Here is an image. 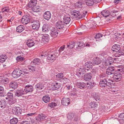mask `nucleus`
<instances>
[{
  "instance_id": "nucleus-1",
  "label": "nucleus",
  "mask_w": 124,
  "mask_h": 124,
  "mask_svg": "<svg viewBox=\"0 0 124 124\" xmlns=\"http://www.w3.org/2000/svg\"><path fill=\"white\" fill-rule=\"evenodd\" d=\"M113 82L111 80L105 78H102L101 79L99 82L100 86L103 88H111L114 84L111 82Z\"/></svg>"
},
{
  "instance_id": "nucleus-2",
  "label": "nucleus",
  "mask_w": 124,
  "mask_h": 124,
  "mask_svg": "<svg viewBox=\"0 0 124 124\" xmlns=\"http://www.w3.org/2000/svg\"><path fill=\"white\" fill-rule=\"evenodd\" d=\"M70 13L74 17L78 19H81L85 17L87 12L83 11L80 14L79 11L74 10L71 11Z\"/></svg>"
},
{
  "instance_id": "nucleus-3",
  "label": "nucleus",
  "mask_w": 124,
  "mask_h": 124,
  "mask_svg": "<svg viewBox=\"0 0 124 124\" xmlns=\"http://www.w3.org/2000/svg\"><path fill=\"white\" fill-rule=\"evenodd\" d=\"M120 46L119 45L116 44L112 47V50L113 51L116 52L117 54L118 55H116V57H119L124 54V50L121 49Z\"/></svg>"
},
{
  "instance_id": "nucleus-4",
  "label": "nucleus",
  "mask_w": 124,
  "mask_h": 124,
  "mask_svg": "<svg viewBox=\"0 0 124 124\" xmlns=\"http://www.w3.org/2000/svg\"><path fill=\"white\" fill-rule=\"evenodd\" d=\"M28 72L21 70L19 68H16L14 70L12 75L14 78H18L22 74L24 75L27 74Z\"/></svg>"
},
{
  "instance_id": "nucleus-5",
  "label": "nucleus",
  "mask_w": 124,
  "mask_h": 124,
  "mask_svg": "<svg viewBox=\"0 0 124 124\" xmlns=\"http://www.w3.org/2000/svg\"><path fill=\"white\" fill-rule=\"evenodd\" d=\"M59 55L57 50L49 52L47 58V60L49 61H54Z\"/></svg>"
},
{
  "instance_id": "nucleus-6",
  "label": "nucleus",
  "mask_w": 124,
  "mask_h": 124,
  "mask_svg": "<svg viewBox=\"0 0 124 124\" xmlns=\"http://www.w3.org/2000/svg\"><path fill=\"white\" fill-rule=\"evenodd\" d=\"M31 17L29 15H24L23 16L21 20L22 23L24 24H26L29 22H32V21L30 19Z\"/></svg>"
},
{
  "instance_id": "nucleus-7",
  "label": "nucleus",
  "mask_w": 124,
  "mask_h": 124,
  "mask_svg": "<svg viewBox=\"0 0 124 124\" xmlns=\"http://www.w3.org/2000/svg\"><path fill=\"white\" fill-rule=\"evenodd\" d=\"M12 111L14 114L16 115H20L21 114L22 112L21 108L19 107L16 106L13 108Z\"/></svg>"
},
{
  "instance_id": "nucleus-8",
  "label": "nucleus",
  "mask_w": 124,
  "mask_h": 124,
  "mask_svg": "<svg viewBox=\"0 0 124 124\" xmlns=\"http://www.w3.org/2000/svg\"><path fill=\"white\" fill-rule=\"evenodd\" d=\"M55 25L56 28L60 30L63 29L65 26L63 22L61 20L58 21L56 23Z\"/></svg>"
},
{
  "instance_id": "nucleus-9",
  "label": "nucleus",
  "mask_w": 124,
  "mask_h": 124,
  "mask_svg": "<svg viewBox=\"0 0 124 124\" xmlns=\"http://www.w3.org/2000/svg\"><path fill=\"white\" fill-rule=\"evenodd\" d=\"M116 72L115 67L112 66L109 67L106 70V73L108 75L114 74Z\"/></svg>"
},
{
  "instance_id": "nucleus-10",
  "label": "nucleus",
  "mask_w": 124,
  "mask_h": 124,
  "mask_svg": "<svg viewBox=\"0 0 124 124\" xmlns=\"http://www.w3.org/2000/svg\"><path fill=\"white\" fill-rule=\"evenodd\" d=\"M101 60L99 57H96L92 59V63L93 66L98 65L101 62Z\"/></svg>"
},
{
  "instance_id": "nucleus-11",
  "label": "nucleus",
  "mask_w": 124,
  "mask_h": 124,
  "mask_svg": "<svg viewBox=\"0 0 124 124\" xmlns=\"http://www.w3.org/2000/svg\"><path fill=\"white\" fill-rule=\"evenodd\" d=\"M18 84L16 81H12L9 84V87L10 88L13 89V90L10 91H13L16 89L17 87Z\"/></svg>"
},
{
  "instance_id": "nucleus-12",
  "label": "nucleus",
  "mask_w": 124,
  "mask_h": 124,
  "mask_svg": "<svg viewBox=\"0 0 124 124\" xmlns=\"http://www.w3.org/2000/svg\"><path fill=\"white\" fill-rule=\"evenodd\" d=\"M24 90V92L26 93L32 92L33 90V87L31 85H27L25 86Z\"/></svg>"
},
{
  "instance_id": "nucleus-13",
  "label": "nucleus",
  "mask_w": 124,
  "mask_h": 124,
  "mask_svg": "<svg viewBox=\"0 0 124 124\" xmlns=\"http://www.w3.org/2000/svg\"><path fill=\"white\" fill-rule=\"evenodd\" d=\"M85 68L83 67L78 68V71L76 72V75L78 77H80L81 76L84 74L85 72Z\"/></svg>"
},
{
  "instance_id": "nucleus-14",
  "label": "nucleus",
  "mask_w": 124,
  "mask_h": 124,
  "mask_svg": "<svg viewBox=\"0 0 124 124\" xmlns=\"http://www.w3.org/2000/svg\"><path fill=\"white\" fill-rule=\"evenodd\" d=\"M71 20V18L69 15H66L64 16L62 22L64 24H69Z\"/></svg>"
},
{
  "instance_id": "nucleus-15",
  "label": "nucleus",
  "mask_w": 124,
  "mask_h": 124,
  "mask_svg": "<svg viewBox=\"0 0 124 124\" xmlns=\"http://www.w3.org/2000/svg\"><path fill=\"white\" fill-rule=\"evenodd\" d=\"M32 22L34 23L32 25V29L36 30H38L40 27L39 22L38 21L34 20L32 21Z\"/></svg>"
},
{
  "instance_id": "nucleus-16",
  "label": "nucleus",
  "mask_w": 124,
  "mask_h": 124,
  "mask_svg": "<svg viewBox=\"0 0 124 124\" xmlns=\"http://www.w3.org/2000/svg\"><path fill=\"white\" fill-rule=\"evenodd\" d=\"M70 99L68 98H62L61 103L64 106H67L70 103Z\"/></svg>"
},
{
  "instance_id": "nucleus-17",
  "label": "nucleus",
  "mask_w": 124,
  "mask_h": 124,
  "mask_svg": "<svg viewBox=\"0 0 124 124\" xmlns=\"http://www.w3.org/2000/svg\"><path fill=\"white\" fill-rule=\"evenodd\" d=\"M58 31L57 29L53 28L50 31V35L52 37H56L58 35Z\"/></svg>"
},
{
  "instance_id": "nucleus-18",
  "label": "nucleus",
  "mask_w": 124,
  "mask_h": 124,
  "mask_svg": "<svg viewBox=\"0 0 124 124\" xmlns=\"http://www.w3.org/2000/svg\"><path fill=\"white\" fill-rule=\"evenodd\" d=\"M15 97H19L22 96L25 94V92L23 90H18L16 91L15 92Z\"/></svg>"
},
{
  "instance_id": "nucleus-19",
  "label": "nucleus",
  "mask_w": 124,
  "mask_h": 124,
  "mask_svg": "<svg viewBox=\"0 0 124 124\" xmlns=\"http://www.w3.org/2000/svg\"><path fill=\"white\" fill-rule=\"evenodd\" d=\"M34 41L32 39H29L27 40L26 44L29 47H31L34 46L35 44Z\"/></svg>"
},
{
  "instance_id": "nucleus-20",
  "label": "nucleus",
  "mask_w": 124,
  "mask_h": 124,
  "mask_svg": "<svg viewBox=\"0 0 124 124\" xmlns=\"http://www.w3.org/2000/svg\"><path fill=\"white\" fill-rule=\"evenodd\" d=\"M93 66V64L92 62L90 61H88L86 62L85 64V68L87 70H89L90 69L92 68Z\"/></svg>"
},
{
  "instance_id": "nucleus-21",
  "label": "nucleus",
  "mask_w": 124,
  "mask_h": 124,
  "mask_svg": "<svg viewBox=\"0 0 124 124\" xmlns=\"http://www.w3.org/2000/svg\"><path fill=\"white\" fill-rule=\"evenodd\" d=\"M83 79L86 81H88L92 78V75L90 73H88L85 74L83 77Z\"/></svg>"
},
{
  "instance_id": "nucleus-22",
  "label": "nucleus",
  "mask_w": 124,
  "mask_h": 124,
  "mask_svg": "<svg viewBox=\"0 0 124 124\" xmlns=\"http://www.w3.org/2000/svg\"><path fill=\"white\" fill-rule=\"evenodd\" d=\"M51 16V13L49 11H47L45 12L43 15L44 18L47 20H49Z\"/></svg>"
},
{
  "instance_id": "nucleus-23",
  "label": "nucleus",
  "mask_w": 124,
  "mask_h": 124,
  "mask_svg": "<svg viewBox=\"0 0 124 124\" xmlns=\"http://www.w3.org/2000/svg\"><path fill=\"white\" fill-rule=\"evenodd\" d=\"M88 89H92L95 85V83L93 81H90L86 83Z\"/></svg>"
},
{
  "instance_id": "nucleus-24",
  "label": "nucleus",
  "mask_w": 124,
  "mask_h": 124,
  "mask_svg": "<svg viewBox=\"0 0 124 124\" xmlns=\"http://www.w3.org/2000/svg\"><path fill=\"white\" fill-rule=\"evenodd\" d=\"M76 85L78 88L81 89H83L84 88L86 85L85 83L83 82H78L76 84Z\"/></svg>"
},
{
  "instance_id": "nucleus-25",
  "label": "nucleus",
  "mask_w": 124,
  "mask_h": 124,
  "mask_svg": "<svg viewBox=\"0 0 124 124\" xmlns=\"http://www.w3.org/2000/svg\"><path fill=\"white\" fill-rule=\"evenodd\" d=\"M37 2V0H31L29 2L28 4V6L30 8H32L35 6Z\"/></svg>"
},
{
  "instance_id": "nucleus-26",
  "label": "nucleus",
  "mask_w": 124,
  "mask_h": 124,
  "mask_svg": "<svg viewBox=\"0 0 124 124\" xmlns=\"http://www.w3.org/2000/svg\"><path fill=\"white\" fill-rule=\"evenodd\" d=\"M49 38L47 35H45L42 37V41L45 43H47L49 40Z\"/></svg>"
},
{
  "instance_id": "nucleus-27",
  "label": "nucleus",
  "mask_w": 124,
  "mask_h": 124,
  "mask_svg": "<svg viewBox=\"0 0 124 124\" xmlns=\"http://www.w3.org/2000/svg\"><path fill=\"white\" fill-rule=\"evenodd\" d=\"M60 86V84L59 83H55L52 85V88L53 90H58Z\"/></svg>"
},
{
  "instance_id": "nucleus-28",
  "label": "nucleus",
  "mask_w": 124,
  "mask_h": 124,
  "mask_svg": "<svg viewBox=\"0 0 124 124\" xmlns=\"http://www.w3.org/2000/svg\"><path fill=\"white\" fill-rule=\"evenodd\" d=\"M40 63V60L39 58H36L33 60L31 62V64L32 65H39Z\"/></svg>"
},
{
  "instance_id": "nucleus-29",
  "label": "nucleus",
  "mask_w": 124,
  "mask_h": 124,
  "mask_svg": "<svg viewBox=\"0 0 124 124\" xmlns=\"http://www.w3.org/2000/svg\"><path fill=\"white\" fill-rule=\"evenodd\" d=\"M110 14V12L107 10H103L101 12V14L105 17L108 16Z\"/></svg>"
},
{
  "instance_id": "nucleus-30",
  "label": "nucleus",
  "mask_w": 124,
  "mask_h": 124,
  "mask_svg": "<svg viewBox=\"0 0 124 124\" xmlns=\"http://www.w3.org/2000/svg\"><path fill=\"white\" fill-rule=\"evenodd\" d=\"M49 27L47 24H44L42 27V30L43 31L46 32L49 31Z\"/></svg>"
},
{
  "instance_id": "nucleus-31",
  "label": "nucleus",
  "mask_w": 124,
  "mask_h": 124,
  "mask_svg": "<svg viewBox=\"0 0 124 124\" xmlns=\"http://www.w3.org/2000/svg\"><path fill=\"white\" fill-rule=\"evenodd\" d=\"M24 26L23 25H20L17 27L16 31L17 32H21L24 30Z\"/></svg>"
},
{
  "instance_id": "nucleus-32",
  "label": "nucleus",
  "mask_w": 124,
  "mask_h": 124,
  "mask_svg": "<svg viewBox=\"0 0 124 124\" xmlns=\"http://www.w3.org/2000/svg\"><path fill=\"white\" fill-rule=\"evenodd\" d=\"M116 71L120 72V73L123 74L124 73V65H119L118 66Z\"/></svg>"
},
{
  "instance_id": "nucleus-33",
  "label": "nucleus",
  "mask_w": 124,
  "mask_h": 124,
  "mask_svg": "<svg viewBox=\"0 0 124 124\" xmlns=\"http://www.w3.org/2000/svg\"><path fill=\"white\" fill-rule=\"evenodd\" d=\"M6 105V102L5 99H2L0 100V108H5Z\"/></svg>"
},
{
  "instance_id": "nucleus-34",
  "label": "nucleus",
  "mask_w": 124,
  "mask_h": 124,
  "mask_svg": "<svg viewBox=\"0 0 124 124\" xmlns=\"http://www.w3.org/2000/svg\"><path fill=\"white\" fill-rule=\"evenodd\" d=\"M42 99L44 102L46 103L49 102L50 98L48 95H46L43 97Z\"/></svg>"
},
{
  "instance_id": "nucleus-35",
  "label": "nucleus",
  "mask_w": 124,
  "mask_h": 124,
  "mask_svg": "<svg viewBox=\"0 0 124 124\" xmlns=\"http://www.w3.org/2000/svg\"><path fill=\"white\" fill-rule=\"evenodd\" d=\"M44 87V86L40 83H38L35 85V88L37 90H42Z\"/></svg>"
},
{
  "instance_id": "nucleus-36",
  "label": "nucleus",
  "mask_w": 124,
  "mask_h": 124,
  "mask_svg": "<svg viewBox=\"0 0 124 124\" xmlns=\"http://www.w3.org/2000/svg\"><path fill=\"white\" fill-rule=\"evenodd\" d=\"M89 107L92 108H95L98 106V102L93 101L90 103Z\"/></svg>"
},
{
  "instance_id": "nucleus-37",
  "label": "nucleus",
  "mask_w": 124,
  "mask_h": 124,
  "mask_svg": "<svg viewBox=\"0 0 124 124\" xmlns=\"http://www.w3.org/2000/svg\"><path fill=\"white\" fill-rule=\"evenodd\" d=\"M18 122V119L14 117L10 120V124H17Z\"/></svg>"
},
{
  "instance_id": "nucleus-38",
  "label": "nucleus",
  "mask_w": 124,
  "mask_h": 124,
  "mask_svg": "<svg viewBox=\"0 0 124 124\" xmlns=\"http://www.w3.org/2000/svg\"><path fill=\"white\" fill-rule=\"evenodd\" d=\"M38 117L40 120H46L48 118L46 115L42 113L39 114Z\"/></svg>"
},
{
  "instance_id": "nucleus-39",
  "label": "nucleus",
  "mask_w": 124,
  "mask_h": 124,
  "mask_svg": "<svg viewBox=\"0 0 124 124\" xmlns=\"http://www.w3.org/2000/svg\"><path fill=\"white\" fill-rule=\"evenodd\" d=\"M87 5L90 6L93 5L94 3V0H86V1H85Z\"/></svg>"
},
{
  "instance_id": "nucleus-40",
  "label": "nucleus",
  "mask_w": 124,
  "mask_h": 124,
  "mask_svg": "<svg viewBox=\"0 0 124 124\" xmlns=\"http://www.w3.org/2000/svg\"><path fill=\"white\" fill-rule=\"evenodd\" d=\"M7 57L6 55L2 54L0 56V62L3 63L7 59Z\"/></svg>"
},
{
  "instance_id": "nucleus-41",
  "label": "nucleus",
  "mask_w": 124,
  "mask_h": 124,
  "mask_svg": "<svg viewBox=\"0 0 124 124\" xmlns=\"http://www.w3.org/2000/svg\"><path fill=\"white\" fill-rule=\"evenodd\" d=\"M31 8L33 11L35 12L40 11L41 9L40 7L36 6Z\"/></svg>"
},
{
  "instance_id": "nucleus-42",
  "label": "nucleus",
  "mask_w": 124,
  "mask_h": 124,
  "mask_svg": "<svg viewBox=\"0 0 124 124\" xmlns=\"http://www.w3.org/2000/svg\"><path fill=\"white\" fill-rule=\"evenodd\" d=\"M36 67L33 65L30 66L28 67V70L30 72H34L36 71Z\"/></svg>"
},
{
  "instance_id": "nucleus-43",
  "label": "nucleus",
  "mask_w": 124,
  "mask_h": 124,
  "mask_svg": "<svg viewBox=\"0 0 124 124\" xmlns=\"http://www.w3.org/2000/svg\"><path fill=\"white\" fill-rule=\"evenodd\" d=\"M77 44H78L77 48L80 49H81V48L85 46L84 43L82 42H78Z\"/></svg>"
},
{
  "instance_id": "nucleus-44",
  "label": "nucleus",
  "mask_w": 124,
  "mask_h": 124,
  "mask_svg": "<svg viewBox=\"0 0 124 124\" xmlns=\"http://www.w3.org/2000/svg\"><path fill=\"white\" fill-rule=\"evenodd\" d=\"M75 116V114L72 112L69 113L67 115L68 119L71 120Z\"/></svg>"
},
{
  "instance_id": "nucleus-45",
  "label": "nucleus",
  "mask_w": 124,
  "mask_h": 124,
  "mask_svg": "<svg viewBox=\"0 0 124 124\" xmlns=\"http://www.w3.org/2000/svg\"><path fill=\"white\" fill-rule=\"evenodd\" d=\"M63 74L61 73H58L56 76V78L60 79H62L63 78Z\"/></svg>"
},
{
  "instance_id": "nucleus-46",
  "label": "nucleus",
  "mask_w": 124,
  "mask_h": 124,
  "mask_svg": "<svg viewBox=\"0 0 124 124\" xmlns=\"http://www.w3.org/2000/svg\"><path fill=\"white\" fill-rule=\"evenodd\" d=\"M2 13L5 12H8L9 11V9L7 7H5L1 9Z\"/></svg>"
},
{
  "instance_id": "nucleus-47",
  "label": "nucleus",
  "mask_w": 124,
  "mask_h": 124,
  "mask_svg": "<svg viewBox=\"0 0 124 124\" xmlns=\"http://www.w3.org/2000/svg\"><path fill=\"white\" fill-rule=\"evenodd\" d=\"M49 51H43L42 52V54H41V57H47V55Z\"/></svg>"
},
{
  "instance_id": "nucleus-48",
  "label": "nucleus",
  "mask_w": 124,
  "mask_h": 124,
  "mask_svg": "<svg viewBox=\"0 0 124 124\" xmlns=\"http://www.w3.org/2000/svg\"><path fill=\"white\" fill-rule=\"evenodd\" d=\"M74 42H71L69 43V44H67V47H69L70 49H71L74 47L75 46Z\"/></svg>"
},
{
  "instance_id": "nucleus-49",
  "label": "nucleus",
  "mask_w": 124,
  "mask_h": 124,
  "mask_svg": "<svg viewBox=\"0 0 124 124\" xmlns=\"http://www.w3.org/2000/svg\"><path fill=\"white\" fill-rule=\"evenodd\" d=\"M57 105V104L55 102H52L50 103L48 105V107L51 108L54 107Z\"/></svg>"
},
{
  "instance_id": "nucleus-50",
  "label": "nucleus",
  "mask_w": 124,
  "mask_h": 124,
  "mask_svg": "<svg viewBox=\"0 0 124 124\" xmlns=\"http://www.w3.org/2000/svg\"><path fill=\"white\" fill-rule=\"evenodd\" d=\"M116 59H117L115 58H113L112 57H110L108 58L107 60L110 62L112 64V63L114 62V60H115Z\"/></svg>"
},
{
  "instance_id": "nucleus-51",
  "label": "nucleus",
  "mask_w": 124,
  "mask_h": 124,
  "mask_svg": "<svg viewBox=\"0 0 124 124\" xmlns=\"http://www.w3.org/2000/svg\"><path fill=\"white\" fill-rule=\"evenodd\" d=\"M94 98L96 101L99 102L100 99V95H96L94 96Z\"/></svg>"
},
{
  "instance_id": "nucleus-52",
  "label": "nucleus",
  "mask_w": 124,
  "mask_h": 124,
  "mask_svg": "<svg viewBox=\"0 0 124 124\" xmlns=\"http://www.w3.org/2000/svg\"><path fill=\"white\" fill-rule=\"evenodd\" d=\"M103 35L102 34L100 33H98L95 35V39H97L101 37Z\"/></svg>"
},
{
  "instance_id": "nucleus-53",
  "label": "nucleus",
  "mask_w": 124,
  "mask_h": 124,
  "mask_svg": "<svg viewBox=\"0 0 124 124\" xmlns=\"http://www.w3.org/2000/svg\"><path fill=\"white\" fill-rule=\"evenodd\" d=\"M82 2H76V6L78 8L82 7Z\"/></svg>"
},
{
  "instance_id": "nucleus-54",
  "label": "nucleus",
  "mask_w": 124,
  "mask_h": 124,
  "mask_svg": "<svg viewBox=\"0 0 124 124\" xmlns=\"http://www.w3.org/2000/svg\"><path fill=\"white\" fill-rule=\"evenodd\" d=\"M80 120V117L79 116H76L74 117L73 121H75L77 124Z\"/></svg>"
},
{
  "instance_id": "nucleus-55",
  "label": "nucleus",
  "mask_w": 124,
  "mask_h": 124,
  "mask_svg": "<svg viewBox=\"0 0 124 124\" xmlns=\"http://www.w3.org/2000/svg\"><path fill=\"white\" fill-rule=\"evenodd\" d=\"M7 95L8 98H13V95L12 93L10 92H8Z\"/></svg>"
},
{
  "instance_id": "nucleus-56",
  "label": "nucleus",
  "mask_w": 124,
  "mask_h": 124,
  "mask_svg": "<svg viewBox=\"0 0 124 124\" xmlns=\"http://www.w3.org/2000/svg\"><path fill=\"white\" fill-rule=\"evenodd\" d=\"M2 80H1V81L3 83H8L9 82V79L8 78H5L4 79H2Z\"/></svg>"
},
{
  "instance_id": "nucleus-57",
  "label": "nucleus",
  "mask_w": 124,
  "mask_h": 124,
  "mask_svg": "<svg viewBox=\"0 0 124 124\" xmlns=\"http://www.w3.org/2000/svg\"><path fill=\"white\" fill-rule=\"evenodd\" d=\"M122 73H115L114 75H115V76H116V77L119 78L120 77H122L121 76L122 75Z\"/></svg>"
},
{
  "instance_id": "nucleus-58",
  "label": "nucleus",
  "mask_w": 124,
  "mask_h": 124,
  "mask_svg": "<svg viewBox=\"0 0 124 124\" xmlns=\"http://www.w3.org/2000/svg\"><path fill=\"white\" fill-rule=\"evenodd\" d=\"M113 78L115 80L117 81H120L122 78V77H120L119 78L116 77V76L115 75H113Z\"/></svg>"
},
{
  "instance_id": "nucleus-59",
  "label": "nucleus",
  "mask_w": 124,
  "mask_h": 124,
  "mask_svg": "<svg viewBox=\"0 0 124 124\" xmlns=\"http://www.w3.org/2000/svg\"><path fill=\"white\" fill-rule=\"evenodd\" d=\"M62 79L63 81L64 82V83H69L70 81L69 79L67 78H63Z\"/></svg>"
},
{
  "instance_id": "nucleus-60",
  "label": "nucleus",
  "mask_w": 124,
  "mask_h": 124,
  "mask_svg": "<svg viewBox=\"0 0 124 124\" xmlns=\"http://www.w3.org/2000/svg\"><path fill=\"white\" fill-rule=\"evenodd\" d=\"M24 58L20 56H19L17 57L16 58V60L18 61H20L23 60Z\"/></svg>"
},
{
  "instance_id": "nucleus-61",
  "label": "nucleus",
  "mask_w": 124,
  "mask_h": 124,
  "mask_svg": "<svg viewBox=\"0 0 124 124\" xmlns=\"http://www.w3.org/2000/svg\"><path fill=\"white\" fill-rule=\"evenodd\" d=\"M101 107L102 108V110L105 112L106 111H107L108 109L107 107L104 105L102 106Z\"/></svg>"
},
{
  "instance_id": "nucleus-62",
  "label": "nucleus",
  "mask_w": 124,
  "mask_h": 124,
  "mask_svg": "<svg viewBox=\"0 0 124 124\" xmlns=\"http://www.w3.org/2000/svg\"><path fill=\"white\" fill-rule=\"evenodd\" d=\"M119 117L120 118V119L124 121V113H122L119 115Z\"/></svg>"
},
{
  "instance_id": "nucleus-63",
  "label": "nucleus",
  "mask_w": 124,
  "mask_h": 124,
  "mask_svg": "<svg viewBox=\"0 0 124 124\" xmlns=\"http://www.w3.org/2000/svg\"><path fill=\"white\" fill-rule=\"evenodd\" d=\"M65 47V46L63 45L61 46L59 50V52H61L62 51L64 50Z\"/></svg>"
},
{
  "instance_id": "nucleus-64",
  "label": "nucleus",
  "mask_w": 124,
  "mask_h": 124,
  "mask_svg": "<svg viewBox=\"0 0 124 124\" xmlns=\"http://www.w3.org/2000/svg\"><path fill=\"white\" fill-rule=\"evenodd\" d=\"M19 124H29L28 121L25 120L19 123Z\"/></svg>"
}]
</instances>
